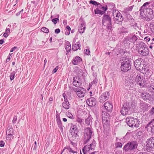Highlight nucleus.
<instances>
[{
    "mask_svg": "<svg viewBox=\"0 0 154 154\" xmlns=\"http://www.w3.org/2000/svg\"><path fill=\"white\" fill-rule=\"evenodd\" d=\"M126 105L128 106V108L131 110V111L132 112L134 111L136 106L135 103H126Z\"/></svg>",
    "mask_w": 154,
    "mask_h": 154,
    "instance_id": "5701e85b",
    "label": "nucleus"
},
{
    "mask_svg": "<svg viewBox=\"0 0 154 154\" xmlns=\"http://www.w3.org/2000/svg\"><path fill=\"white\" fill-rule=\"evenodd\" d=\"M76 121L78 122L81 124V123H82L83 121L84 120L80 118H78L77 119Z\"/></svg>",
    "mask_w": 154,
    "mask_h": 154,
    "instance_id": "603ef678",
    "label": "nucleus"
},
{
    "mask_svg": "<svg viewBox=\"0 0 154 154\" xmlns=\"http://www.w3.org/2000/svg\"><path fill=\"white\" fill-rule=\"evenodd\" d=\"M134 65L137 69L139 70H141L142 67L143 66V64H141L140 60L138 59L134 62Z\"/></svg>",
    "mask_w": 154,
    "mask_h": 154,
    "instance_id": "aec40b11",
    "label": "nucleus"
},
{
    "mask_svg": "<svg viewBox=\"0 0 154 154\" xmlns=\"http://www.w3.org/2000/svg\"><path fill=\"white\" fill-rule=\"evenodd\" d=\"M112 103L109 101H107L101 107L102 112L104 111L105 114L108 113L107 112H110L112 110Z\"/></svg>",
    "mask_w": 154,
    "mask_h": 154,
    "instance_id": "9b49d317",
    "label": "nucleus"
},
{
    "mask_svg": "<svg viewBox=\"0 0 154 154\" xmlns=\"http://www.w3.org/2000/svg\"><path fill=\"white\" fill-rule=\"evenodd\" d=\"M110 116L109 113H106L102 111V119L103 123L104 125H108L109 124Z\"/></svg>",
    "mask_w": 154,
    "mask_h": 154,
    "instance_id": "f8f14e48",
    "label": "nucleus"
},
{
    "mask_svg": "<svg viewBox=\"0 0 154 154\" xmlns=\"http://www.w3.org/2000/svg\"><path fill=\"white\" fill-rule=\"evenodd\" d=\"M92 121L91 117V116H89L85 120V122L86 124L87 125H89L91 122Z\"/></svg>",
    "mask_w": 154,
    "mask_h": 154,
    "instance_id": "7c9ffc66",
    "label": "nucleus"
},
{
    "mask_svg": "<svg viewBox=\"0 0 154 154\" xmlns=\"http://www.w3.org/2000/svg\"><path fill=\"white\" fill-rule=\"evenodd\" d=\"M117 13L116 12V11H115V12L113 13V15L114 16L115 15H116L115 19L116 20H118L119 22V23H121L122 21L123 20V17L121 14L118 11H117Z\"/></svg>",
    "mask_w": 154,
    "mask_h": 154,
    "instance_id": "dca6fc26",
    "label": "nucleus"
},
{
    "mask_svg": "<svg viewBox=\"0 0 154 154\" xmlns=\"http://www.w3.org/2000/svg\"><path fill=\"white\" fill-rule=\"evenodd\" d=\"M63 96L64 99V101L62 103V106L63 108L65 109H68L69 107V103L68 100L67 99V96L65 94H63Z\"/></svg>",
    "mask_w": 154,
    "mask_h": 154,
    "instance_id": "f3484780",
    "label": "nucleus"
},
{
    "mask_svg": "<svg viewBox=\"0 0 154 154\" xmlns=\"http://www.w3.org/2000/svg\"><path fill=\"white\" fill-rule=\"evenodd\" d=\"M80 47V42H77L74 45H72V49L74 51H76L78 49H79Z\"/></svg>",
    "mask_w": 154,
    "mask_h": 154,
    "instance_id": "a878e982",
    "label": "nucleus"
},
{
    "mask_svg": "<svg viewBox=\"0 0 154 154\" xmlns=\"http://www.w3.org/2000/svg\"><path fill=\"white\" fill-rule=\"evenodd\" d=\"M66 114L67 116L71 119H73L74 117L72 114L69 112H66Z\"/></svg>",
    "mask_w": 154,
    "mask_h": 154,
    "instance_id": "37998d69",
    "label": "nucleus"
},
{
    "mask_svg": "<svg viewBox=\"0 0 154 154\" xmlns=\"http://www.w3.org/2000/svg\"><path fill=\"white\" fill-rule=\"evenodd\" d=\"M8 35V33L5 32L3 34L5 38H7Z\"/></svg>",
    "mask_w": 154,
    "mask_h": 154,
    "instance_id": "774afa93",
    "label": "nucleus"
},
{
    "mask_svg": "<svg viewBox=\"0 0 154 154\" xmlns=\"http://www.w3.org/2000/svg\"><path fill=\"white\" fill-rule=\"evenodd\" d=\"M149 5V7L152 8L154 11V1L151 2H150V4Z\"/></svg>",
    "mask_w": 154,
    "mask_h": 154,
    "instance_id": "3c124183",
    "label": "nucleus"
},
{
    "mask_svg": "<svg viewBox=\"0 0 154 154\" xmlns=\"http://www.w3.org/2000/svg\"><path fill=\"white\" fill-rule=\"evenodd\" d=\"M89 3L95 6H98L99 5H100V4L99 2L93 0H91L89 1Z\"/></svg>",
    "mask_w": 154,
    "mask_h": 154,
    "instance_id": "4c0bfd02",
    "label": "nucleus"
},
{
    "mask_svg": "<svg viewBox=\"0 0 154 154\" xmlns=\"http://www.w3.org/2000/svg\"><path fill=\"white\" fill-rule=\"evenodd\" d=\"M140 96L144 99H149L150 98V95L149 93L147 92H144L141 93Z\"/></svg>",
    "mask_w": 154,
    "mask_h": 154,
    "instance_id": "bb28decb",
    "label": "nucleus"
},
{
    "mask_svg": "<svg viewBox=\"0 0 154 154\" xmlns=\"http://www.w3.org/2000/svg\"><path fill=\"white\" fill-rule=\"evenodd\" d=\"M107 6L106 5V7L103 6L101 7V9L103 10V11H104L105 13V11L107 10Z\"/></svg>",
    "mask_w": 154,
    "mask_h": 154,
    "instance_id": "6e6d98bb",
    "label": "nucleus"
},
{
    "mask_svg": "<svg viewBox=\"0 0 154 154\" xmlns=\"http://www.w3.org/2000/svg\"><path fill=\"white\" fill-rule=\"evenodd\" d=\"M126 122L127 125L130 127L138 128L140 124L139 119L137 118H134L132 117H127L126 119Z\"/></svg>",
    "mask_w": 154,
    "mask_h": 154,
    "instance_id": "f03ea898",
    "label": "nucleus"
},
{
    "mask_svg": "<svg viewBox=\"0 0 154 154\" xmlns=\"http://www.w3.org/2000/svg\"><path fill=\"white\" fill-rule=\"evenodd\" d=\"M139 38L138 36L135 35L134 33L130 34L124 39V43L129 44L131 43L134 44Z\"/></svg>",
    "mask_w": 154,
    "mask_h": 154,
    "instance_id": "423d86ee",
    "label": "nucleus"
},
{
    "mask_svg": "<svg viewBox=\"0 0 154 154\" xmlns=\"http://www.w3.org/2000/svg\"><path fill=\"white\" fill-rule=\"evenodd\" d=\"M57 124L58 125V126L59 127L61 131H63V126L61 121L60 120L58 121H57Z\"/></svg>",
    "mask_w": 154,
    "mask_h": 154,
    "instance_id": "e433bc0d",
    "label": "nucleus"
},
{
    "mask_svg": "<svg viewBox=\"0 0 154 154\" xmlns=\"http://www.w3.org/2000/svg\"><path fill=\"white\" fill-rule=\"evenodd\" d=\"M52 21L54 24H56L57 22L59 21V19L58 18H54L52 20Z\"/></svg>",
    "mask_w": 154,
    "mask_h": 154,
    "instance_id": "8fccbe9b",
    "label": "nucleus"
},
{
    "mask_svg": "<svg viewBox=\"0 0 154 154\" xmlns=\"http://www.w3.org/2000/svg\"><path fill=\"white\" fill-rule=\"evenodd\" d=\"M17 47H14L12 48L10 51V52H12L14 51L16 49H17Z\"/></svg>",
    "mask_w": 154,
    "mask_h": 154,
    "instance_id": "052dcab7",
    "label": "nucleus"
},
{
    "mask_svg": "<svg viewBox=\"0 0 154 154\" xmlns=\"http://www.w3.org/2000/svg\"><path fill=\"white\" fill-rule=\"evenodd\" d=\"M133 27L135 29H137L138 28V27L137 26V23H135L133 26Z\"/></svg>",
    "mask_w": 154,
    "mask_h": 154,
    "instance_id": "0e129e2a",
    "label": "nucleus"
},
{
    "mask_svg": "<svg viewBox=\"0 0 154 154\" xmlns=\"http://www.w3.org/2000/svg\"><path fill=\"white\" fill-rule=\"evenodd\" d=\"M151 132L152 133H153L154 134V125L151 127Z\"/></svg>",
    "mask_w": 154,
    "mask_h": 154,
    "instance_id": "338daca9",
    "label": "nucleus"
},
{
    "mask_svg": "<svg viewBox=\"0 0 154 154\" xmlns=\"http://www.w3.org/2000/svg\"><path fill=\"white\" fill-rule=\"evenodd\" d=\"M146 148L147 151L149 152H151L154 150V137H151L147 140Z\"/></svg>",
    "mask_w": 154,
    "mask_h": 154,
    "instance_id": "6e6552de",
    "label": "nucleus"
},
{
    "mask_svg": "<svg viewBox=\"0 0 154 154\" xmlns=\"http://www.w3.org/2000/svg\"><path fill=\"white\" fill-rule=\"evenodd\" d=\"M137 144L136 141H133L129 142L123 147V149L125 152H130L137 148Z\"/></svg>",
    "mask_w": 154,
    "mask_h": 154,
    "instance_id": "1a4fd4ad",
    "label": "nucleus"
},
{
    "mask_svg": "<svg viewBox=\"0 0 154 154\" xmlns=\"http://www.w3.org/2000/svg\"><path fill=\"white\" fill-rule=\"evenodd\" d=\"M138 53L141 56H146L149 54V50L146 44L143 42H141L139 45Z\"/></svg>",
    "mask_w": 154,
    "mask_h": 154,
    "instance_id": "39448f33",
    "label": "nucleus"
},
{
    "mask_svg": "<svg viewBox=\"0 0 154 154\" xmlns=\"http://www.w3.org/2000/svg\"><path fill=\"white\" fill-rule=\"evenodd\" d=\"M109 93L107 92H105L103 93L99 98V101L100 103H103L109 98Z\"/></svg>",
    "mask_w": 154,
    "mask_h": 154,
    "instance_id": "2eb2a0df",
    "label": "nucleus"
},
{
    "mask_svg": "<svg viewBox=\"0 0 154 154\" xmlns=\"http://www.w3.org/2000/svg\"><path fill=\"white\" fill-rule=\"evenodd\" d=\"M85 26L84 22H82L79 27V31L80 33H83L85 29Z\"/></svg>",
    "mask_w": 154,
    "mask_h": 154,
    "instance_id": "4be33fe9",
    "label": "nucleus"
},
{
    "mask_svg": "<svg viewBox=\"0 0 154 154\" xmlns=\"http://www.w3.org/2000/svg\"><path fill=\"white\" fill-rule=\"evenodd\" d=\"M67 149L69 150V152H72L73 153L76 152L75 151H74L72 149L70 148L69 146H68Z\"/></svg>",
    "mask_w": 154,
    "mask_h": 154,
    "instance_id": "864d4df0",
    "label": "nucleus"
},
{
    "mask_svg": "<svg viewBox=\"0 0 154 154\" xmlns=\"http://www.w3.org/2000/svg\"><path fill=\"white\" fill-rule=\"evenodd\" d=\"M144 39L146 41L149 42L150 40V38L148 37H146L144 38Z\"/></svg>",
    "mask_w": 154,
    "mask_h": 154,
    "instance_id": "69168bd1",
    "label": "nucleus"
},
{
    "mask_svg": "<svg viewBox=\"0 0 154 154\" xmlns=\"http://www.w3.org/2000/svg\"><path fill=\"white\" fill-rule=\"evenodd\" d=\"M97 81L98 80L96 78H95L94 79L93 81L91 82V83L90 84V85L91 84L92 85L96 84L97 83Z\"/></svg>",
    "mask_w": 154,
    "mask_h": 154,
    "instance_id": "de8ad7c7",
    "label": "nucleus"
},
{
    "mask_svg": "<svg viewBox=\"0 0 154 154\" xmlns=\"http://www.w3.org/2000/svg\"><path fill=\"white\" fill-rule=\"evenodd\" d=\"M128 31L127 28H123L122 29H121L120 32L121 33L125 34L128 32Z\"/></svg>",
    "mask_w": 154,
    "mask_h": 154,
    "instance_id": "ea45409f",
    "label": "nucleus"
},
{
    "mask_svg": "<svg viewBox=\"0 0 154 154\" xmlns=\"http://www.w3.org/2000/svg\"><path fill=\"white\" fill-rule=\"evenodd\" d=\"M82 61V59L79 57H76L73 60L72 63L74 65H77Z\"/></svg>",
    "mask_w": 154,
    "mask_h": 154,
    "instance_id": "393cba45",
    "label": "nucleus"
},
{
    "mask_svg": "<svg viewBox=\"0 0 154 154\" xmlns=\"http://www.w3.org/2000/svg\"><path fill=\"white\" fill-rule=\"evenodd\" d=\"M95 141L93 140L92 143L90 145L85 146L82 149L83 152L85 153V151L88 152L91 150H94L95 148Z\"/></svg>",
    "mask_w": 154,
    "mask_h": 154,
    "instance_id": "ddd939ff",
    "label": "nucleus"
},
{
    "mask_svg": "<svg viewBox=\"0 0 154 154\" xmlns=\"http://www.w3.org/2000/svg\"><path fill=\"white\" fill-rule=\"evenodd\" d=\"M65 48L67 52H69L71 50V44L68 41L66 42L65 43Z\"/></svg>",
    "mask_w": 154,
    "mask_h": 154,
    "instance_id": "cd10ccee",
    "label": "nucleus"
},
{
    "mask_svg": "<svg viewBox=\"0 0 154 154\" xmlns=\"http://www.w3.org/2000/svg\"><path fill=\"white\" fill-rule=\"evenodd\" d=\"M41 30L43 32L46 33H48L49 31V29L45 27H42L41 29Z\"/></svg>",
    "mask_w": 154,
    "mask_h": 154,
    "instance_id": "a19ab883",
    "label": "nucleus"
},
{
    "mask_svg": "<svg viewBox=\"0 0 154 154\" xmlns=\"http://www.w3.org/2000/svg\"><path fill=\"white\" fill-rule=\"evenodd\" d=\"M85 92L86 90L84 89H79L76 94L79 97H83L84 96Z\"/></svg>",
    "mask_w": 154,
    "mask_h": 154,
    "instance_id": "412c9836",
    "label": "nucleus"
},
{
    "mask_svg": "<svg viewBox=\"0 0 154 154\" xmlns=\"http://www.w3.org/2000/svg\"><path fill=\"white\" fill-rule=\"evenodd\" d=\"M71 126L70 129V132L73 134L76 133L77 132V128L76 125L71 124Z\"/></svg>",
    "mask_w": 154,
    "mask_h": 154,
    "instance_id": "b1692460",
    "label": "nucleus"
},
{
    "mask_svg": "<svg viewBox=\"0 0 154 154\" xmlns=\"http://www.w3.org/2000/svg\"><path fill=\"white\" fill-rule=\"evenodd\" d=\"M134 80L133 83L134 82H136L137 84L142 86H143L145 85V82H146V80L144 77L139 74L137 75L134 78Z\"/></svg>",
    "mask_w": 154,
    "mask_h": 154,
    "instance_id": "9d476101",
    "label": "nucleus"
},
{
    "mask_svg": "<svg viewBox=\"0 0 154 154\" xmlns=\"http://www.w3.org/2000/svg\"><path fill=\"white\" fill-rule=\"evenodd\" d=\"M150 2H146L144 3L140 9V14L142 16H152L153 10L149 7Z\"/></svg>",
    "mask_w": 154,
    "mask_h": 154,
    "instance_id": "f257e3e1",
    "label": "nucleus"
},
{
    "mask_svg": "<svg viewBox=\"0 0 154 154\" xmlns=\"http://www.w3.org/2000/svg\"><path fill=\"white\" fill-rule=\"evenodd\" d=\"M150 29L151 31L154 33V23L150 24Z\"/></svg>",
    "mask_w": 154,
    "mask_h": 154,
    "instance_id": "a18cd8bd",
    "label": "nucleus"
},
{
    "mask_svg": "<svg viewBox=\"0 0 154 154\" xmlns=\"http://www.w3.org/2000/svg\"><path fill=\"white\" fill-rule=\"evenodd\" d=\"M13 138V135L11 134H7L6 137V139L7 140L9 141H11Z\"/></svg>",
    "mask_w": 154,
    "mask_h": 154,
    "instance_id": "79ce46f5",
    "label": "nucleus"
},
{
    "mask_svg": "<svg viewBox=\"0 0 154 154\" xmlns=\"http://www.w3.org/2000/svg\"><path fill=\"white\" fill-rule=\"evenodd\" d=\"M133 8V6L128 7L124 9L123 12L125 13H126L129 11H131L132 10Z\"/></svg>",
    "mask_w": 154,
    "mask_h": 154,
    "instance_id": "c756f323",
    "label": "nucleus"
},
{
    "mask_svg": "<svg viewBox=\"0 0 154 154\" xmlns=\"http://www.w3.org/2000/svg\"><path fill=\"white\" fill-rule=\"evenodd\" d=\"M5 143L4 141H0V146L1 147H3L5 145Z\"/></svg>",
    "mask_w": 154,
    "mask_h": 154,
    "instance_id": "13d9d810",
    "label": "nucleus"
},
{
    "mask_svg": "<svg viewBox=\"0 0 154 154\" xmlns=\"http://www.w3.org/2000/svg\"><path fill=\"white\" fill-rule=\"evenodd\" d=\"M56 119L57 121L60 120V115L59 113H57L56 114Z\"/></svg>",
    "mask_w": 154,
    "mask_h": 154,
    "instance_id": "09e8293b",
    "label": "nucleus"
},
{
    "mask_svg": "<svg viewBox=\"0 0 154 154\" xmlns=\"http://www.w3.org/2000/svg\"><path fill=\"white\" fill-rule=\"evenodd\" d=\"M58 67L56 66L55 68H54L52 71V73H55L58 70Z\"/></svg>",
    "mask_w": 154,
    "mask_h": 154,
    "instance_id": "bf43d9fd",
    "label": "nucleus"
},
{
    "mask_svg": "<svg viewBox=\"0 0 154 154\" xmlns=\"http://www.w3.org/2000/svg\"><path fill=\"white\" fill-rule=\"evenodd\" d=\"M143 17L145 18V20L146 21H149L151 20L152 19V16H148L146 15V16H142Z\"/></svg>",
    "mask_w": 154,
    "mask_h": 154,
    "instance_id": "c03bdc74",
    "label": "nucleus"
},
{
    "mask_svg": "<svg viewBox=\"0 0 154 154\" xmlns=\"http://www.w3.org/2000/svg\"><path fill=\"white\" fill-rule=\"evenodd\" d=\"M121 68L122 71L124 72H126L131 69V61L129 58H125L124 61L121 63Z\"/></svg>",
    "mask_w": 154,
    "mask_h": 154,
    "instance_id": "20e7f679",
    "label": "nucleus"
},
{
    "mask_svg": "<svg viewBox=\"0 0 154 154\" xmlns=\"http://www.w3.org/2000/svg\"><path fill=\"white\" fill-rule=\"evenodd\" d=\"M141 69H142V73L144 74H146L149 71V69L147 68L146 66H144L143 67V66L142 67Z\"/></svg>",
    "mask_w": 154,
    "mask_h": 154,
    "instance_id": "f704fd0d",
    "label": "nucleus"
},
{
    "mask_svg": "<svg viewBox=\"0 0 154 154\" xmlns=\"http://www.w3.org/2000/svg\"><path fill=\"white\" fill-rule=\"evenodd\" d=\"M116 145L117 147L122 148V145L121 143L120 142H118L116 143Z\"/></svg>",
    "mask_w": 154,
    "mask_h": 154,
    "instance_id": "5fc2aeb1",
    "label": "nucleus"
},
{
    "mask_svg": "<svg viewBox=\"0 0 154 154\" xmlns=\"http://www.w3.org/2000/svg\"><path fill=\"white\" fill-rule=\"evenodd\" d=\"M16 73V72H15V71H13L11 73L10 76V79L12 81L14 79Z\"/></svg>",
    "mask_w": 154,
    "mask_h": 154,
    "instance_id": "58836bf2",
    "label": "nucleus"
},
{
    "mask_svg": "<svg viewBox=\"0 0 154 154\" xmlns=\"http://www.w3.org/2000/svg\"><path fill=\"white\" fill-rule=\"evenodd\" d=\"M17 116H14V117L13 120H12V122L13 123H16L17 120Z\"/></svg>",
    "mask_w": 154,
    "mask_h": 154,
    "instance_id": "4d7b16f0",
    "label": "nucleus"
},
{
    "mask_svg": "<svg viewBox=\"0 0 154 154\" xmlns=\"http://www.w3.org/2000/svg\"><path fill=\"white\" fill-rule=\"evenodd\" d=\"M81 80L78 77H75L73 78V85L74 86L77 87H79L80 86Z\"/></svg>",
    "mask_w": 154,
    "mask_h": 154,
    "instance_id": "a211bd4d",
    "label": "nucleus"
},
{
    "mask_svg": "<svg viewBox=\"0 0 154 154\" xmlns=\"http://www.w3.org/2000/svg\"><path fill=\"white\" fill-rule=\"evenodd\" d=\"M60 30L59 29H57L55 30V32L56 33L58 34L60 32Z\"/></svg>",
    "mask_w": 154,
    "mask_h": 154,
    "instance_id": "680f3d73",
    "label": "nucleus"
},
{
    "mask_svg": "<svg viewBox=\"0 0 154 154\" xmlns=\"http://www.w3.org/2000/svg\"><path fill=\"white\" fill-rule=\"evenodd\" d=\"M141 108L143 110L146 111L148 110V106L147 104L145 103L141 105Z\"/></svg>",
    "mask_w": 154,
    "mask_h": 154,
    "instance_id": "473e14b6",
    "label": "nucleus"
},
{
    "mask_svg": "<svg viewBox=\"0 0 154 154\" xmlns=\"http://www.w3.org/2000/svg\"><path fill=\"white\" fill-rule=\"evenodd\" d=\"M13 128L11 127H8L6 131L7 134L13 135Z\"/></svg>",
    "mask_w": 154,
    "mask_h": 154,
    "instance_id": "c85d7f7f",
    "label": "nucleus"
},
{
    "mask_svg": "<svg viewBox=\"0 0 154 154\" xmlns=\"http://www.w3.org/2000/svg\"><path fill=\"white\" fill-rule=\"evenodd\" d=\"M148 88L150 91L154 94V85H148Z\"/></svg>",
    "mask_w": 154,
    "mask_h": 154,
    "instance_id": "72a5a7b5",
    "label": "nucleus"
},
{
    "mask_svg": "<svg viewBox=\"0 0 154 154\" xmlns=\"http://www.w3.org/2000/svg\"><path fill=\"white\" fill-rule=\"evenodd\" d=\"M102 23L108 29H111L112 27L111 18L108 15L105 14L103 17Z\"/></svg>",
    "mask_w": 154,
    "mask_h": 154,
    "instance_id": "0eeeda50",
    "label": "nucleus"
},
{
    "mask_svg": "<svg viewBox=\"0 0 154 154\" xmlns=\"http://www.w3.org/2000/svg\"><path fill=\"white\" fill-rule=\"evenodd\" d=\"M120 112L121 114L123 116L129 115L132 113L131 110L128 108L126 104L124 105L123 107L121 109Z\"/></svg>",
    "mask_w": 154,
    "mask_h": 154,
    "instance_id": "4468645a",
    "label": "nucleus"
},
{
    "mask_svg": "<svg viewBox=\"0 0 154 154\" xmlns=\"http://www.w3.org/2000/svg\"><path fill=\"white\" fill-rule=\"evenodd\" d=\"M152 122H150L146 126L145 128L147 131H148L149 130H151V127H152Z\"/></svg>",
    "mask_w": 154,
    "mask_h": 154,
    "instance_id": "2f4dec72",
    "label": "nucleus"
},
{
    "mask_svg": "<svg viewBox=\"0 0 154 154\" xmlns=\"http://www.w3.org/2000/svg\"><path fill=\"white\" fill-rule=\"evenodd\" d=\"M93 135V129L91 127L85 128L84 130V143L85 144L88 142Z\"/></svg>",
    "mask_w": 154,
    "mask_h": 154,
    "instance_id": "7ed1b4c3",
    "label": "nucleus"
},
{
    "mask_svg": "<svg viewBox=\"0 0 154 154\" xmlns=\"http://www.w3.org/2000/svg\"><path fill=\"white\" fill-rule=\"evenodd\" d=\"M150 115L154 116V107L152 108L149 111Z\"/></svg>",
    "mask_w": 154,
    "mask_h": 154,
    "instance_id": "49530a36",
    "label": "nucleus"
},
{
    "mask_svg": "<svg viewBox=\"0 0 154 154\" xmlns=\"http://www.w3.org/2000/svg\"><path fill=\"white\" fill-rule=\"evenodd\" d=\"M90 51L88 49H86V51L85 52V54L87 55L89 54L90 53Z\"/></svg>",
    "mask_w": 154,
    "mask_h": 154,
    "instance_id": "e2e57ef3",
    "label": "nucleus"
},
{
    "mask_svg": "<svg viewBox=\"0 0 154 154\" xmlns=\"http://www.w3.org/2000/svg\"><path fill=\"white\" fill-rule=\"evenodd\" d=\"M94 12L95 14H99L101 15L105 13L104 11H102L101 10L97 9L94 10Z\"/></svg>",
    "mask_w": 154,
    "mask_h": 154,
    "instance_id": "c9c22d12",
    "label": "nucleus"
},
{
    "mask_svg": "<svg viewBox=\"0 0 154 154\" xmlns=\"http://www.w3.org/2000/svg\"><path fill=\"white\" fill-rule=\"evenodd\" d=\"M86 102L89 106H92L96 105V100L95 98L91 97L88 99Z\"/></svg>",
    "mask_w": 154,
    "mask_h": 154,
    "instance_id": "6ab92c4d",
    "label": "nucleus"
}]
</instances>
